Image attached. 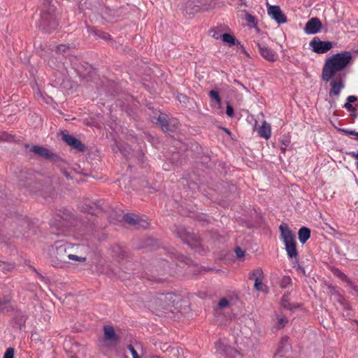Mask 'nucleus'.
<instances>
[{
    "label": "nucleus",
    "mask_w": 358,
    "mask_h": 358,
    "mask_svg": "<svg viewBox=\"0 0 358 358\" xmlns=\"http://www.w3.org/2000/svg\"><path fill=\"white\" fill-rule=\"evenodd\" d=\"M268 15L278 24L287 22V17L278 6L268 5L267 8Z\"/></svg>",
    "instance_id": "11"
},
{
    "label": "nucleus",
    "mask_w": 358,
    "mask_h": 358,
    "mask_svg": "<svg viewBox=\"0 0 358 358\" xmlns=\"http://www.w3.org/2000/svg\"><path fill=\"white\" fill-rule=\"evenodd\" d=\"M71 247L67 243L57 241L49 249L50 262L55 268H67L69 262L67 261L68 251Z\"/></svg>",
    "instance_id": "2"
},
{
    "label": "nucleus",
    "mask_w": 358,
    "mask_h": 358,
    "mask_svg": "<svg viewBox=\"0 0 358 358\" xmlns=\"http://www.w3.org/2000/svg\"><path fill=\"white\" fill-rule=\"evenodd\" d=\"M281 238L285 245V250L289 258L297 259L298 252L296 247L294 235L286 224H282L279 227Z\"/></svg>",
    "instance_id": "5"
},
{
    "label": "nucleus",
    "mask_w": 358,
    "mask_h": 358,
    "mask_svg": "<svg viewBox=\"0 0 358 358\" xmlns=\"http://www.w3.org/2000/svg\"><path fill=\"white\" fill-rule=\"evenodd\" d=\"M357 101V97L354 95H350L347 98V102L344 104L343 108L349 112H356L358 108V103L355 106L352 105V103Z\"/></svg>",
    "instance_id": "19"
},
{
    "label": "nucleus",
    "mask_w": 358,
    "mask_h": 358,
    "mask_svg": "<svg viewBox=\"0 0 358 358\" xmlns=\"http://www.w3.org/2000/svg\"><path fill=\"white\" fill-rule=\"evenodd\" d=\"M58 26V22L55 17V8L50 4V1L43 3L41 19L38 22V28L45 33H50Z\"/></svg>",
    "instance_id": "4"
},
{
    "label": "nucleus",
    "mask_w": 358,
    "mask_h": 358,
    "mask_svg": "<svg viewBox=\"0 0 358 358\" xmlns=\"http://www.w3.org/2000/svg\"><path fill=\"white\" fill-rule=\"evenodd\" d=\"M57 49H58V51L64 52L65 51V45H60L59 46H58Z\"/></svg>",
    "instance_id": "43"
},
{
    "label": "nucleus",
    "mask_w": 358,
    "mask_h": 358,
    "mask_svg": "<svg viewBox=\"0 0 358 358\" xmlns=\"http://www.w3.org/2000/svg\"><path fill=\"white\" fill-rule=\"evenodd\" d=\"M99 353L103 357L110 358L112 354V326H103V334L97 339Z\"/></svg>",
    "instance_id": "6"
},
{
    "label": "nucleus",
    "mask_w": 358,
    "mask_h": 358,
    "mask_svg": "<svg viewBox=\"0 0 358 358\" xmlns=\"http://www.w3.org/2000/svg\"><path fill=\"white\" fill-rule=\"evenodd\" d=\"M217 352L223 358H241V353L237 350L227 346L224 343L219 341L215 344Z\"/></svg>",
    "instance_id": "9"
},
{
    "label": "nucleus",
    "mask_w": 358,
    "mask_h": 358,
    "mask_svg": "<svg viewBox=\"0 0 358 358\" xmlns=\"http://www.w3.org/2000/svg\"><path fill=\"white\" fill-rule=\"evenodd\" d=\"M157 123L159 124L164 131L169 130L167 121L165 117L159 115L157 119Z\"/></svg>",
    "instance_id": "26"
},
{
    "label": "nucleus",
    "mask_w": 358,
    "mask_h": 358,
    "mask_svg": "<svg viewBox=\"0 0 358 358\" xmlns=\"http://www.w3.org/2000/svg\"><path fill=\"white\" fill-rule=\"evenodd\" d=\"M258 47L259 52L262 57H263L265 59L269 62H275L278 59V55L275 52L272 50L271 48L266 45H261L259 43L257 44Z\"/></svg>",
    "instance_id": "14"
},
{
    "label": "nucleus",
    "mask_w": 358,
    "mask_h": 358,
    "mask_svg": "<svg viewBox=\"0 0 358 358\" xmlns=\"http://www.w3.org/2000/svg\"><path fill=\"white\" fill-rule=\"evenodd\" d=\"M78 348V346L76 344H75L74 345L72 346V350H74L75 348Z\"/></svg>",
    "instance_id": "46"
},
{
    "label": "nucleus",
    "mask_w": 358,
    "mask_h": 358,
    "mask_svg": "<svg viewBox=\"0 0 358 358\" xmlns=\"http://www.w3.org/2000/svg\"><path fill=\"white\" fill-rule=\"evenodd\" d=\"M352 52L343 51L333 55L325 61L322 71V79L324 82H329L330 97L338 96L345 87V76L336 77V75L352 63Z\"/></svg>",
    "instance_id": "1"
},
{
    "label": "nucleus",
    "mask_w": 358,
    "mask_h": 358,
    "mask_svg": "<svg viewBox=\"0 0 358 358\" xmlns=\"http://www.w3.org/2000/svg\"><path fill=\"white\" fill-rule=\"evenodd\" d=\"M351 116L353 117V118H355L357 117L358 115V113H357V110L356 112H351Z\"/></svg>",
    "instance_id": "44"
},
{
    "label": "nucleus",
    "mask_w": 358,
    "mask_h": 358,
    "mask_svg": "<svg viewBox=\"0 0 358 358\" xmlns=\"http://www.w3.org/2000/svg\"><path fill=\"white\" fill-rule=\"evenodd\" d=\"M355 164H356L357 169V171H358V159H357V161L356 162V163H355Z\"/></svg>",
    "instance_id": "48"
},
{
    "label": "nucleus",
    "mask_w": 358,
    "mask_h": 358,
    "mask_svg": "<svg viewBox=\"0 0 358 358\" xmlns=\"http://www.w3.org/2000/svg\"><path fill=\"white\" fill-rule=\"evenodd\" d=\"M287 319L285 318V317H280V318H278V324L279 325L278 328H281L282 327L285 323L287 322Z\"/></svg>",
    "instance_id": "38"
},
{
    "label": "nucleus",
    "mask_w": 358,
    "mask_h": 358,
    "mask_svg": "<svg viewBox=\"0 0 358 358\" xmlns=\"http://www.w3.org/2000/svg\"><path fill=\"white\" fill-rule=\"evenodd\" d=\"M298 270L301 271L304 273V269L303 268H301L300 266H298Z\"/></svg>",
    "instance_id": "45"
},
{
    "label": "nucleus",
    "mask_w": 358,
    "mask_h": 358,
    "mask_svg": "<svg viewBox=\"0 0 358 358\" xmlns=\"http://www.w3.org/2000/svg\"><path fill=\"white\" fill-rule=\"evenodd\" d=\"M62 173L67 179L72 178L70 173L66 170H65V169L62 170Z\"/></svg>",
    "instance_id": "41"
},
{
    "label": "nucleus",
    "mask_w": 358,
    "mask_h": 358,
    "mask_svg": "<svg viewBox=\"0 0 358 358\" xmlns=\"http://www.w3.org/2000/svg\"><path fill=\"white\" fill-rule=\"evenodd\" d=\"M265 285L263 284V280L255 281V288L258 291H262Z\"/></svg>",
    "instance_id": "32"
},
{
    "label": "nucleus",
    "mask_w": 358,
    "mask_h": 358,
    "mask_svg": "<svg viewBox=\"0 0 358 358\" xmlns=\"http://www.w3.org/2000/svg\"><path fill=\"white\" fill-rule=\"evenodd\" d=\"M83 210L87 213L94 214L93 208L91 206H90V209H86L84 207H83Z\"/></svg>",
    "instance_id": "40"
},
{
    "label": "nucleus",
    "mask_w": 358,
    "mask_h": 358,
    "mask_svg": "<svg viewBox=\"0 0 358 358\" xmlns=\"http://www.w3.org/2000/svg\"><path fill=\"white\" fill-rule=\"evenodd\" d=\"M357 140H358V134H357Z\"/></svg>",
    "instance_id": "50"
},
{
    "label": "nucleus",
    "mask_w": 358,
    "mask_h": 358,
    "mask_svg": "<svg viewBox=\"0 0 358 358\" xmlns=\"http://www.w3.org/2000/svg\"><path fill=\"white\" fill-rule=\"evenodd\" d=\"M321 28V22L317 18L313 17L306 23L304 31L308 34H315L319 32Z\"/></svg>",
    "instance_id": "15"
},
{
    "label": "nucleus",
    "mask_w": 358,
    "mask_h": 358,
    "mask_svg": "<svg viewBox=\"0 0 358 358\" xmlns=\"http://www.w3.org/2000/svg\"><path fill=\"white\" fill-rule=\"evenodd\" d=\"M229 301L225 298L222 299L218 303V306L220 308H226L229 306Z\"/></svg>",
    "instance_id": "33"
},
{
    "label": "nucleus",
    "mask_w": 358,
    "mask_h": 358,
    "mask_svg": "<svg viewBox=\"0 0 358 358\" xmlns=\"http://www.w3.org/2000/svg\"><path fill=\"white\" fill-rule=\"evenodd\" d=\"M210 33L212 34V36L214 38H216V39H218V38H221V34H219V32L215 29H213L210 30Z\"/></svg>",
    "instance_id": "39"
},
{
    "label": "nucleus",
    "mask_w": 358,
    "mask_h": 358,
    "mask_svg": "<svg viewBox=\"0 0 358 358\" xmlns=\"http://www.w3.org/2000/svg\"><path fill=\"white\" fill-rule=\"evenodd\" d=\"M290 349V345L289 343L288 338L284 337L282 338L278 346L276 354L279 355V356H282L283 354L287 352Z\"/></svg>",
    "instance_id": "17"
},
{
    "label": "nucleus",
    "mask_w": 358,
    "mask_h": 358,
    "mask_svg": "<svg viewBox=\"0 0 358 358\" xmlns=\"http://www.w3.org/2000/svg\"><path fill=\"white\" fill-rule=\"evenodd\" d=\"M312 50L317 54H324L332 48V43L322 41L319 38L315 37L309 43Z\"/></svg>",
    "instance_id": "10"
},
{
    "label": "nucleus",
    "mask_w": 358,
    "mask_h": 358,
    "mask_svg": "<svg viewBox=\"0 0 358 358\" xmlns=\"http://www.w3.org/2000/svg\"><path fill=\"white\" fill-rule=\"evenodd\" d=\"M113 252H115L120 256H124L126 252L120 245L117 244L115 245V246L113 245Z\"/></svg>",
    "instance_id": "28"
},
{
    "label": "nucleus",
    "mask_w": 358,
    "mask_h": 358,
    "mask_svg": "<svg viewBox=\"0 0 358 358\" xmlns=\"http://www.w3.org/2000/svg\"><path fill=\"white\" fill-rule=\"evenodd\" d=\"M77 261V262H85L86 257H79L75 255H72L68 252L67 260Z\"/></svg>",
    "instance_id": "27"
},
{
    "label": "nucleus",
    "mask_w": 358,
    "mask_h": 358,
    "mask_svg": "<svg viewBox=\"0 0 358 358\" xmlns=\"http://www.w3.org/2000/svg\"><path fill=\"white\" fill-rule=\"evenodd\" d=\"M62 140L72 148L79 151L84 152L85 150V145L78 138H75L73 136L65 134L64 132H62Z\"/></svg>",
    "instance_id": "12"
},
{
    "label": "nucleus",
    "mask_w": 358,
    "mask_h": 358,
    "mask_svg": "<svg viewBox=\"0 0 358 358\" xmlns=\"http://www.w3.org/2000/svg\"><path fill=\"white\" fill-rule=\"evenodd\" d=\"M30 151L45 159L50 160L58 166L64 167L66 164V161L60 156L43 146L33 145L30 148Z\"/></svg>",
    "instance_id": "7"
},
{
    "label": "nucleus",
    "mask_w": 358,
    "mask_h": 358,
    "mask_svg": "<svg viewBox=\"0 0 358 358\" xmlns=\"http://www.w3.org/2000/svg\"><path fill=\"white\" fill-rule=\"evenodd\" d=\"M258 133L259 136L265 139H268L271 137V128L270 124L264 121L262 125L259 128Z\"/></svg>",
    "instance_id": "18"
},
{
    "label": "nucleus",
    "mask_w": 358,
    "mask_h": 358,
    "mask_svg": "<svg viewBox=\"0 0 358 358\" xmlns=\"http://www.w3.org/2000/svg\"><path fill=\"white\" fill-rule=\"evenodd\" d=\"M14 321H15V324L16 325V327L19 329H21L22 327L24 326V324L25 323L26 318L22 314L18 313L15 317Z\"/></svg>",
    "instance_id": "24"
},
{
    "label": "nucleus",
    "mask_w": 358,
    "mask_h": 358,
    "mask_svg": "<svg viewBox=\"0 0 358 358\" xmlns=\"http://www.w3.org/2000/svg\"><path fill=\"white\" fill-rule=\"evenodd\" d=\"M92 33L96 37L97 39H101L106 41H110V35L108 33H106L102 30L95 29L92 31Z\"/></svg>",
    "instance_id": "22"
},
{
    "label": "nucleus",
    "mask_w": 358,
    "mask_h": 358,
    "mask_svg": "<svg viewBox=\"0 0 358 358\" xmlns=\"http://www.w3.org/2000/svg\"><path fill=\"white\" fill-rule=\"evenodd\" d=\"M122 221H124V222L134 225V226H139L140 227L145 228L148 226L149 223L145 220H138L133 217L129 215H124L122 220Z\"/></svg>",
    "instance_id": "16"
},
{
    "label": "nucleus",
    "mask_w": 358,
    "mask_h": 358,
    "mask_svg": "<svg viewBox=\"0 0 358 358\" xmlns=\"http://www.w3.org/2000/svg\"><path fill=\"white\" fill-rule=\"evenodd\" d=\"M194 3V1H188L186 6V13L189 14H192L194 13L199 12L201 8L199 6H193V4Z\"/></svg>",
    "instance_id": "23"
},
{
    "label": "nucleus",
    "mask_w": 358,
    "mask_h": 358,
    "mask_svg": "<svg viewBox=\"0 0 358 358\" xmlns=\"http://www.w3.org/2000/svg\"><path fill=\"white\" fill-rule=\"evenodd\" d=\"M226 113L229 117H233L234 116V108L229 104H227V106Z\"/></svg>",
    "instance_id": "36"
},
{
    "label": "nucleus",
    "mask_w": 358,
    "mask_h": 358,
    "mask_svg": "<svg viewBox=\"0 0 358 358\" xmlns=\"http://www.w3.org/2000/svg\"><path fill=\"white\" fill-rule=\"evenodd\" d=\"M292 282V279L289 276H284L280 281V286L283 288L287 287Z\"/></svg>",
    "instance_id": "30"
},
{
    "label": "nucleus",
    "mask_w": 358,
    "mask_h": 358,
    "mask_svg": "<svg viewBox=\"0 0 358 358\" xmlns=\"http://www.w3.org/2000/svg\"><path fill=\"white\" fill-rule=\"evenodd\" d=\"M340 275H341V278H346V276H345V274H343V273H340Z\"/></svg>",
    "instance_id": "47"
},
{
    "label": "nucleus",
    "mask_w": 358,
    "mask_h": 358,
    "mask_svg": "<svg viewBox=\"0 0 358 358\" xmlns=\"http://www.w3.org/2000/svg\"><path fill=\"white\" fill-rule=\"evenodd\" d=\"M245 19L248 22L252 23V24H255L257 22L256 17L250 14H247L245 15Z\"/></svg>",
    "instance_id": "35"
},
{
    "label": "nucleus",
    "mask_w": 358,
    "mask_h": 358,
    "mask_svg": "<svg viewBox=\"0 0 358 358\" xmlns=\"http://www.w3.org/2000/svg\"><path fill=\"white\" fill-rule=\"evenodd\" d=\"M173 297L171 293L160 294L151 299L149 307L156 310L166 309L174 303Z\"/></svg>",
    "instance_id": "8"
},
{
    "label": "nucleus",
    "mask_w": 358,
    "mask_h": 358,
    "mask_svg": "<svg viewBox=\"0 0 358 358\" xmlns=\"http://www.w3.org/2000/svg\"><path fill=\"white\" fill-rule=\"evenodd\" d=\"M151 358H160V357L158 356H154V357H152Z\"/></svg>",
    "instance_id": "49"
},
{
    "label": "nucleus",
    "mask_w": 358,
    "mask_h": 358,
    "mask_svg": "<svg viewBox=\"0 0 358 358\" xmlns=\"http://www.w3.org/2000/svg\"><path fill=\"white\" fill-rule=\"evenodd\" d=\"M222 40L228 43L229 45H233L235 44L234 38L229 34H223L221 35Z\"/></svg>",
    "instance_id": "25"
},
{
    "label": "nucleus",
    "mask_w": 358,
    "mask_h": 358,
    "mask_svg": "<svg viewBox=\"0 0 358 358\" xmlns=\"http://www.w3.org/2000/svg\"><path fill=\"white\" fill-rule=\"evenodd\" d=\"M249 278L251 280H254L255 281L263 280H264V273L261 268H257L254 269L250 274Z\"/></svg>",
    "instance_id": "21"
},
{
    "label": "nucleus",
    "mask_w": 358,
    "mask_h": 358,
    "mask_svg": "<svg viewBox=\"0 0 358 358\" xmlns=\"http://www.w3.org/2000/svg\"><path fill=\"white\" fill-rule=\"evenodd\" d=\"M298 235L299 241L304 244L310 236V230L306 227H303L299 230Z\"/></svg>",
    "instance_id": "20"
},
{
    "label": "nucleus",
    "mask_w": 358,
    "mask_h": 358,
    "mask_svg": "<svg viewBox=\"0 0 358 358\" xmlns=\"http://www.w3.org/2000/svg\"><path fill=\"white\" fill-rule=\"evenodd\" d=\"M57 216L60 218L58 222H64L62 225L64 227H69L73 226L74 222L76 221L75 215L70 210L66 208L59 210Z\"/></svg>",
    "instance_id": "13"
},
{
    "label": "nucleus",
    "mask_w": 358,
    "mask_h": 358,
    "mask_svg": "<svg viewBox=\"0 0 358 358\" xmlns=\"http://www.w3.org/2000/svg\"><path fill=\"white\" fill-rule=\"evenodd\" d=\"M3 358H14V349L9 348L6 350Z\"/></svg>",
    "instance_id": "31"
},
{
    "label": "nucleus",
    "mask_w": 358,
    "mask_h": 358,
    "mask_svg": "<svg viewBox=\"0 0 358 358\" xmlns=\"http://www.w3.org/2000/svg\"><path fill=\"white\" fill-rule=\"evenodd\" d=\"M349 155L356 158L358 159V151L357 152H350L348 153Z\"/></svg>",
    "instance_id": "42"
},
{
    "label": "nucleus",
    "mask_w": 358,
    "mask_h": 358,
    "mask_svg": "<svg viewBox=\"0 0 358 358\" xmlns=\"http://www.w3.org/2000/svg\"><path fill=\"white\" fill-rule=\"evenodd\" d=\"M209 94L213 99H214L216 101L217 104L221 103V99H220L219 94L217 91L213 90H210L209 92Z\"/></svg>",
    "instance_id": "29"
},
{
    "label": "nucleus",
    "mask_w": 358,
    "mask_h": 358,
    "mask_svg": "<svg viewBox=\"0 0 358 358\" xmlns=\"http://www.w3.org/2000/svg\"><path fill=\"white\" fill-rule=\"evenodd\" d=\"M341 131L343 132H344L345 134L355 136V139H357L358 132H356L355 131H353V130H348V129H342Z\"/></svg>",
    "instance_id": "37"
},
{
    "label": "nucleus",
    "mask_w": 358,
    "mask_h": 358,
    "mask_svg": "<svg viewBox=\"0 0 358 358\" xmlns=\"http://www.w3.org/2000/svg\"><path fill=\"white\" fill-rule=\"evenodd\" d=\"M235 253L238 258H241L245 256V252L241 248H236Z\"/></svg>",
    "instance_id": "34"
},
{
    "label": "nucleus",
    "mask_w": 358,
    "mask_h": 358,
    "mask_svg": "<svg viewBox=\"0 0 358 358\" xmlns=\"http://www.w3.org/2000/svg\"><path fill=\"white\" fill-rule=\"evenodd\" d=\"M126 345L132 358H141L143 345L140 342H132V336L125 331L115 332L113 330V350L118 354L117 346L119 344Z\"/></svg>",
    "instance_id": "3"
}]
</instances>
